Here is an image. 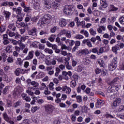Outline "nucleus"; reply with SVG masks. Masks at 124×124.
I'll return each mask as SVG.
<instances>
[{
	"label": "nucleus",
	"mask_w": 124,
	"mask_h": 124,
	"mask_svg": "<svg viewBox=\"0 0 124 124\" xmlns=\"http://www.w3.org/2000/svg\"><path fill=\"white\" fill-rule=\"evenodd\" d=\"M51 15L49 14L45 15L40 19L39 21V24L43 25L49 24L51 22Z\"/></svg>",
	"instance_id": "obj_1"
},
{
	"label": "nucleus",
	"mask_w": 124,
	"mask_h": 124,
	"mask_svg": "<svg viewBox=\"0 0 124 124\" xmlns=\"http://www.w3.org/2000/svg\"><path fill=\"white\" fill-rule=\"evenodd\" d=\"M121 103H122V99L121 98H117L111 103V107L112 109H116Z\"/></svg>",
	"instance_id": "obj_2"
},
{
	"label": "nucleus",
	"mask_w": 124,
	"mask_h": 124,
	"mask_svg": "<svg viewBox=\"0 0 124 124\" xmlns=\"http://www.w3.org/2000/svg\"><path fill=\"white\" fill-rule=\"evenodd\" d=\"M45 108L46 114H52L55 109V108L52 105H47L45 106Z\"/></svg>",
	"instance_id": "obj_3"
},
{
	"label": "nucleus",
	"mask_w": 124,
	"mask_h": 124,
	"mask_svg": "<svg viewBox=\"0 0 124 124\" xmlns=\"http://www.w3.org/2000/svg\"><path fill=\"white\" fill-rule=\"evenodd\" d=\"M72 11V6L66 5L64 6L63 12L66 15H70L71 11Z\"/></svg>",
	"instance_id": "obj_4"
},
{
	"label": "nucleus",
	"mask_w": 124,
	"mask_h": 124,
	"mask_svg": "<svg viewBox=\"0 0 124 124\" xmlns=\"http://www.w3.org/2000/svg\"><path fill=\"white\" fill-rule=\"evenodd\" d=\"M121 88V85L110 86L108 88V92L110 93H116Z\"/></svg>",
	"instance_id": "obj_5"
},
{
	"label": "nucleus",
	"mask_w": 124,
	"mask_h": 124,
	"mask_svg": "<svg viewBox=\"0 0 124 124\" xmlns=\"http://www.w3.org/2000/svg\"><path fill=\"white\" fill-rule=\"evenodd\" d=\"M7 32L8 33V34L10 37H14L16 39H17L21 36L19 33H18V32H16V33L14 32H12L11 31H9V30H7Z\"/></svg>",
	"instance_id": "obj_6"
},
{
	"label": "nucleus",
	"mask_w": 124,
	"mask_h": 124,
	"mask_svg": "<svg viewBox=\"0 0 124 124\" xmlns=\"http://www.w3.org/2000/svg\"><path fill=\"white\" fill-rule=\"evenodd\" d=\"M105 104V102L103 100L100 99H97L95 103V107L96 108H100L102 106H103Z\"/></svg>",
	"instance_id": "obj_7"
},
{
	"label": "nucleus",
	"mask_w": 124,
	"mask_h": 124,
	"mask_svg": "<svg viewBox=\"0 0 124 124\" xmlns=\"http://www.w3.org/2000/svg\"><path fill=\"white\" fill-rule=\"evenodd\" d=\"M86 45L89 47V48H92L93 47V44L90 41V39H84L82 41V45L84 46Z\"/></svg>",
	"instance_id": "obj_8"
},
{
	"label": "nucleus",
	"mask_w": 124,
	"mask_h": 124,
	"mask_svg": "<svg viewBox=\"0 0 124 124\" xmlns=\"http://www.w3.org/2000/svg\"><path fill=\"white\" fill-rule=\"evenodd\" d=\"M62 92H65L66 94H70L71 93V88L67 86V85H64L62 86Z\"/></svg>",
	"instance_id": "obj_9"
},
{
	"label": "nucleus",
	"mask_w": 124,
	"mask_h": 124,
	"mask_svg": "<svg viewBox=\"0 0 124 124\" xmlns=\"http://www.w3.org/2000/svg\"><path fill=\"white\" fill-rule=\"evenodd\" d=\"M59 24L62 28H64V27L67 25L66 19L64 18H61L59 21Z\"/></svg>",
	"instance_id": "obj_10"
},
{
	"label": "nucleus",
	"mask_w": 124,
	"mask_h": 124,
	"mask_svg": "<svg viewBox=\"0 0 124 124\" xmlns=\"http://www.w3.org/2000/svg\"><path fill=\"white\" fill-rule=\"evenodd\" d=\"M16 17L17 19L16 21V24H19V22H22L23 21L24 18V14H21L19 15H17L16 16Z\"/></svg>",
	"instance_id": "obj_11"
},
{
	"label": "nucleus",
	"mask_w": 124,
	"mask_h": 124,
	"mask_svg": "<svg viewBox=\"0 0 124 124\" xmlns=\"http://www.w3.org/2000/svg\"><path fill=\"white\" fill-rule=\"evenodd\" d=\"M89 54V51L86 49L80 50L78 51L77 55L78 56H82V55H88Z\"/></svg>",
	"instance_id": "obj_12"
},
{
	"label": "nucleus",
	"mask_w": 124,
	"mask_h": 124,
	"mask_svg": "<svg viewBox=\"0 0 124 124\" xmlns=\"http://www.w3.org/2000/svg\"><path fill=\"white\" fill-rule=\"evenodd\" d=\"M33 55H34V51L33 50H31V51H30L28 54V56H27L25 60L26 61L31 60L33 58Z\"/></svg>",
	"instance_id": "obj_13"
},
{
	"label": "nucleus",
	"mask_w": 124,
	"mask_h": 124,
	"mask_svg": "<svg viewBox=\"0 0 124 124\" xmlns=\"http://www.w3.org/2000/svg\"><path fill=\"white\" fill-rule=\"evenodd\" d=\"M36 32H37V29L36 28H33L28 31V34L29 35L34 36V35H36Z\"/></svg>",
	"instance_id": "obj_14"
},
{
	"label": "nucleus",
	"mask_w": 124,
	"mask_h": 124,
	"mask_svg": "<svg viewBox=\"0 0 124 124\" xmlns=\"http://www.w3.org/2000/svg\"><path fill=\"white\" fill-rule=\"evenodd\" d=\"M21 96L23 100H25L27 102H30L31 101V97L28 96V95L26 93H22L21 94Z\"/></svg>",
	"instance_id": "obj_15"
},
{
	"label": "nucleus",
	"mask_w": 124,
	"mask_h": 124,
	"mask_svg": "<svg viewBox=\"0 0 124 124\" xmlns=\"http://www.w3.org/2000/svg\"><path fill=\"white\" fill-rule=\"evenodd\" d=\"M100 5L103 6L104 8H107V7H108V5H109L107 0H100Z\"/></svg>",
	"instance_id": "obj_16"
},
{
	"label": "nucleus",
	"mask_w": 124,
	"mask_h": 124,
	"mask_svg": "<svg viewBox=\"0 0 124 124\" xmlns=\"http://www.w3.org/2000/svg\"><path fill=\"white\" fill-rule=\"evenodd\" d=\"M13 11H15V12L16 13L17 15L23 14V13H22V10H23V9H22L21 7H18L17 8H13Z\"/></svg>",
	"instance_id": "obj_17"
},
{
	"label": "nucleus",
	"mask_w": 124,
	"mask_h": 124,
	"mask_svg": "<svg viewBox=\"0 0 124 124\" xmlns=\"http://www.w3.org/2000/svg\"><path fill=\"white\" fill-rule=\"evenodd\" d=\"M31 90H32V89H31V87H29L28 88V90H26V93L29 94V95H31L32 97V98H35V96H34V93H33V92H31Z\"/></svg>",
	"instance_id": "obj_18"
},
{
	"label": "nucleus",
	"mask_w": 124,
	"mask_h": 124,
	"mask_svg": "<svg viewBox=\"0 0 124 124\" xmlns=\"http://www.w3.org/2000/svg\"><path fill=\"white\" fill-rule=\"evenodd\" d=\"M75 46L73 47L72 51L73 52H75L76 51L77 49H78V46H80V45H81V42L79 41H77L76 42H75L74 43Z\"/></svg>",
	"instance_id": "obj_19"
},
{
	"label": "nucleus",
	"mask_w": 124,
	"mask_h": 124,
	"mask_svg": "<svg viewBox=\"0 0 124 124\" xmlns=\"http://www.w3.org/2000/svg\"><path fill=\"white\" fill-rule=\"evenodd\" d=\"M85 92L86 94H88L89 96H93V95H94V93L91 92V89L90 88H86Z\"/></svg>",
	"instance_id": "obj_20"
},
{
	"label": "nucleus",
	"mask_w": 124,
	"mask_h": 124,
	"mask_svg": "<svg viewBox=\"0 0 124 124\" xmlns=\"http://www.w3.org/2000/svg\"><path fill=\"white\" fill-rule=\"evenodd\" d=\"M31 85L33 87H30L32 90H34V88H37L39 86V83L35 81H32L31 82Z\"/></svg>",
	"instance_id": "obj_21"
},
{
	"label": "nucleus",
	"mask_w": 124,
	"mask_h": 124,
	"mask_svg": "<svg viewBox=\"0 0 124 124\" xmlns=\"http://www.w3.org/2000/svg\"><path fill=\"white\" fill-rule=\"evenodd\" d=\"M118 50H120V47H119V44H117L112 47L111 51L115 53V54H117Z\"/></svg>",
	"instance_id": "obj_22"
},
{
	"label": "nucleus",
	"mask_w": 124,
	"mask_h": 124,
	"mask_svg": "<svg viewBox=\"0 0 124 124\" xmlns=\"http://www.w3.org/2000/svg\"><path fill=\"white\" fill-rule=\"evenodd\" d=\"M75 42L73 40L67 39L66 41V44H68L69 46L72 47L74 45Z\"/></svg>",
	"instance_id": "obj_23"
},
{
	"label": "nucleus",
	"mask_w": 124,
	"mask_h": 124,
	"mask_svg": "<svg viewBox=\"0 0 124 124\" xmlns=\"http://www.w3.org/2000/svg\"><path fill=\"white\" fill-rule=\"evenodd\" d=\"M60 1H53L51 3V7L53 8V9H57L58 7H59V3L58 2Z\"/></svg>",
	"instance_id": "obj_24"
},
{
	"label": "nucleus",
	"mask_w": 124,
	"mask_h": 124,
	"mask_svg": "<svg viewBox=\"0 0 124 124\" xmlns=\"http://www.w3.org/2000/svg\"><path fill=\"white\" fill-rule=\"evenodd\" d=\"M8 27L10 30L12 31H16V29H17V28L15 27V25L13 23L10 24Z\"/></svg>",
	"instance_id": "obj_25"
},
{
	"label": "nucleus",
	"mask_w": 124,
	"mask_h": 124,
	"mask_svg": "<svg viewBox=\"0 0 124 124\" xmlns=\"http://www.w3.org/2000/svg\"><path fill=\"white\" fill-rule=\"evenodd\" d=\"M98 63L100 67H105V63H104V61L102 59H99L98 61Z\"/></svg>",
	"instance_id": "obj_26"
},
{
	"label": "nucleus",
	"mask_w": 124,
	"mask_h": 124,
	"mask_svg": "<svg viewBox=\"0 0 124 124\" xmlns=\"http://www.w3.org/2000/svg\"><path fill=\"white\" fill-rule=\"evenodd\" d=\"M23 73V70L22 69L17 68L15 71V74L16 76H19L20 74Z\"/></svg>",
	"instance_id": "obj_27"
},
{
	"label": "nucleus",
	"mask_w": 124,
	"mask_h": 124,
	"mask_svg": "<svg viewBox=\"0 0 124 124\" xmlns=\"http://www.w3.org/2000/svg\"><path fill=\"white\" fill-rule=\"evenodd\" d=\"M116 67H117V65L111 63V64L108 65V70H109V71H113Z\"/></svg>",
	"instance_id": "obj_28"
},
{
	"label": "nucleus",
	"mask_w": 124,
	"mask_h": 124,
	"mask_svg": "<svg viewBox=\"0 0 124 124\" xmlns=\"http://www.w3.org/2000/svg\"><path fill=\"white\" fill-rule=\"evenodd\" d=\"M80 33L84 34L86 37H89V32L85 30H82L80 31Z\"/></svg>",
	"instance_id": "obj_29"
},
{
	"label": "nucleus",
	"mask_w": 124,
	"mask_h": 124,
	"mask_svg": "<svg viewBox=\"0 0 124 124\" xmlns=\"http://www.w3.org/2000/svg\"><path fill=\"white\" fill-rule=\"evenodd\" d=\"M4 16H5L6 20H9V18H10V16H11V13L6 11L4 13Z\"/></svg>",
	"instance_id": "obj_30"
},
{
	"label": "nucleus",
	"mask_w": 124,
	"mask_h": 124,
	"mask_svg": "<svg viewBox=\"0 0 124 124\" xmlns=\"http://www.w3.org/2000/svg\"><path fill=\"white\" fill-rule=\"evenodd\" d=\"M67 72H66V71H63L62 72V76H63L65 80H66V81H68V80H69V78H68V76H67Z\"/></svg>",
	"instance_id": "obj_31"
},
{
	"label": "nucleus",
	"mask_w": 124,
	"mask_h": 124,
	"mask_svg": "<svg viewBox=\"0 0 124 124\" xmlns=\"http://www.w3.org/2000/svg\"><path fill=\"white\" fill-rule=\"evenodd\" d=\"M107 49L106 47H100L99 50V52H98V55H100V54H102L104 53V52H106Z\"/></svg>",
	"instance_id": "obj_32"
},
{
	"label": "nucleus",
	"mask_w": 124,
	"mask_h": 124,
	"mask_svg": "<svg viewBox=\"0 0 124 124\" xmlns=\"http://www.w3.org/2000/svg\"><path fill=\"white\" fill-rule=\"evenodd\" d=\"M118 8L115 7L114 5H109V11H117L118 10Z\"/></svg>",
	"instance_id": "obj_33"
},
{
	"label": "nucleus",
	"mask_w": 124,
	"mask_h": 124,
	"mask_svg": "<svg viewBox=\"0 0 124 124\" xmlns=\"http://www.w3.org/2000/svg\"><path fill=\"white\" fill-rule=\"evenodd\" d=\"M6 30V27L5 25H1L0 26V33H2V32H4Z\"/></svg>",
	"instance_id": "obj_34"
},
{
	"label": "nucleus",
	"mask_w": 124,
	"mask_h": 124,
	"mask_svg": "<svg viewBox=\"0 0 124 124\" xmlns=\"http://www.w3.org/2000/svg\"><path fill=\"white\" fill-rule=\"evenodd\" d=\"M77 102L78 103H81V102H83V99H82V96L78 95L76 97Z\"/></svg>",
	"instance_id": "obj_35"
},
{
	"label": "nucleus",
	"mask_w": 124,
	"mask_h": 124,
	"mask_svg": "<svg viewBox=\"0 0 124 124\" xmlns=\"http://www.w3.org/2000/svg\"><path fill=\"white\" fill-rule=\"evenodd\" d=\"M64 65H65L67 69H68V70L72 69V66L70 65V64H69V62H65Z\"/></svg>",
	"instance_id": "obj_36"
},
{
	"label": "nucleus",
	"mask_w": 124,
	"mask_h": 124,
	"mask_svg": "<svg viewBox=\"0 0 124 124\" xmlns=\"http://www.w3.org/2000/svg\"><path fill=\"white\" fill-rule=\"evenodd\" d=\"M3 117L4 120H5L6 122L9 121V117H8V115H7V113H6V112H4L3 113Z\"/></svg>",
	"instance_id": "obj_37"
},
{
	"label": "nucleus",
	"mask_w": 124,
	"mask_h": 124,
	"mask_svg": "<svg viewBox=\"0 0 124 124\" xmlns=\"http://www.w3.org/2000/svg\"><path fill=\"white\" fill-rule=\"evenodd\" d=\"M44 52L46 53L47 54H49V55H52L53 54V50L50 49L49 48H46L44 50Z\"/></svg>",
	"instance_id": "obj_38"
},
{
	"label": "nucleus",
	"mask_w": 124,
	"mask_h": 124,
	"mask_svg": "<svg viewBox=\"0 0 124 124\" xmlns=\"http://www.w3.org/2000/svg\"><path fill=\"white\" fill-rule=\"evenodd\" d=\"M56 36L55 34H52L50 36L49 38H48V40L51 42H54L55 41V39H56Z\"/></svg>",
	"instance_id": "obj_39"
},
{
	"label": "nucleus",
	"mask_w": 124,
	"mask_h": 124,
	"mask_svg": "<svg viewBox=\"0 0 124 124\" xmlns=\"http://www.w3.org/2000/svg\"><path fill=\"white\" fill-rule=\"evenodd\" d=\"M16 63L17 65H21V64L23 63V60H22L21 58H17Z\"/></svg>",
	"instance_id": "obj_40"
},
{
	"label": "nucleus",
	"mask_w": 124,
	"mask_h": 124,
	"mask_svg": "<svg viewBox=\"0 0 124 124\" xmlns=\"http://www.w3.org/2000/svg\"><path fill=\"white\" fill-rule=\"evenodd\" d=\"M89 32L91 35L94 36L95 34H96V31H94V30H93V28H91L89 30Z\"/></svg>",
	"instance_id": "obj_41"
},
{
	"label": "nucleus",
	"mask_w": 124,
	"mask_h": 124,
	"mask_svg": "<svg viewBox=\"0 0 124 124\" xmlns=\"http://www.w3.org/2000/svg\"><path fill=\"white\" fill-rule=\"evenodd\" d=\"M23 8H24L23 11L24 12L29 13L31 11V9L30 8V7H27V6H26Z\"/></svg>",
	"instance_id": "obj_42"
},
{
	"label": "nucleus",
	"mask_w": 124,
	"mask_h": 124,
	"mask_svg": "<svg viewBox=\"0 0 124 124\" xmlns=\"http://www.w3.org/2000/svg\"><path fill=\"white\" fill-rule=\"evenodd\" d=\"M111 63H112V64L117 65V64H118V58H117V57H115L113 59L111 62Z\"/></svg>",
	"instance_id": "obj_43"
},
{
	"label": "nucleus",
	"mask_w": 124,
	"mask_h": 124,
	"mask_svg": "<svg viewBox=\"0 0 124 124\" xmlns=\"http://www.w3.org/2000/svg\"><path fill=\"white\" fill-rule=\"evenodd\" d=\"M91 60H90V59H89L88 58H86L84 59V63L85 64H86V65H89V64H91Z\"/></svg>",
	"instance_id": "obj_44"
},
{
	"label": "nucleus",
	"mask_w": 124,
	"mask_h": 124,
	"mask_svg": "<svg viewBox=\"0 0 124 124\" xmlns=\"http://www.w3.org/2000/svg\"><path fill=\"white\" fill-rule=\"evenodd\" d=\"M105 117L107 118V119H115V117L113 115H112L109 113L106 114Z\"/></svg>",
	"instance_id": "obj_45"
},
{
	"label": "nucleus",
	"mask_w": 124,
	"mask_h": 124,
	"mask_svg": "<svg viewBox=\"0 0 124 124\" xmlns=\"http://www.w3.org/2000/svg\"><path fill=\"white\" fill-rule=\"evenodd\" d=\"M9 41L14 45H17V44H18V42L14 39H9Z\"/></svg>",
	"instance_id": "obj_46"
},
{
	"label": "nucleus",
	"mask_w": 124,
	"mask_h": 124,
	"mask_svg": "<svg viewBox=\"0 0 124 124\" xmlns=\"http://www.w3.org/2000/svg\"><path fill=\"white\" fill-rule=\"evenodd\" d=\"M119 21L121 24V25H124V16H123L120 17Z\"/></svg>",
	"instance_id": "obj_47"
},
{
	"label": "nucleus",
	"mask_w": 124,
	"mask_h": 124,
	"mask_svg": "<svg viewBox=\"0 0 124 124\" xmlns=\"http://www.w3.org/2000/svg\"><path fill=\"white\" fill-rule=\"evenodd\" d=\"M119 81V78L118 77L115 78L114 79H113V80L111 81L110 82L111 85H114L115 83H117Z\"/></svg>",
	"instance_id": "obj_48"
},
{
	"label": "nucleus",
	"mask_w": 124,
	"mask_h": 124,
	"mask_svg": "<svg viewBox=\"0 0 124 124\" xmlns=\"http://www.w3.org/2000/svg\"><path fill=\"white\" fill-rule=\"evenodd\" d=\"M92 53H94V54L97 53V55H98V47H95L94 48H93L92 49Z\"/></svg>",
	"instance_id": "obj_49"
},
{
	"label": "nucleus",
	"mask_w": 124,
	"mask_h": 124,
	"mask_svg": "<svg viewBox=\"0 0 124 124\" xmlns=\"http://www.w3.org/2000/svg\"><path fill=\"white\" fill-rule=\"evenodd\" d=\"M75 38H76V39H83L84 38V36L81 34H77L76 35Z\"/></svg>",
	"instance_id": "obj_50"
},
{
	"label": "nucleus",
	"mask_w": 124,
	"mask_h": 124,
	"mask_svg": "<svg viewBox=\"0 0 124 124\" xmlns=\"http://www.w3.org/2000/svg\"><path fill=\"white\" fill-rule=\"evenodd\" d=\"M76 85H77L76 81L72 80L71 82V88H75V87H76Z\"/></svg>",
	"instance_id": "obj_51"
},
{
	"label": "nucleus",
	"mask_w": 124,
	"mask_h": 124,
	"mask_svg": "<svg viewBox=\"0 0 124 124\" xmlns=\"http://www.w3.org/2000/svg\"><path fill=\"white\" fill-rule=\"evenodd\" d=\"M47 88V86H46V85H45V83H42L41 84V86L40 87V91H43V90H44V89Z\"/></svg>",
	"instance_id": "obj_52"
},
{
	"label": "nucleus",
	"mask_w": 124,
	"mask_h": 124,
	"mask_svg": "<svg viewBox=\"0 0 124 124\" xmlns=\"http://www.w3.org/2000/svg\"><path fill=\"white\" fill-rule=\"evenodd\" d=\"M86 24V22L85 21H82L81 22H79L78 23V26L79 27V26H82V28H85V24Z\"/></svg>",
	"instance_id": "obj_53"
},
{
	"label": "nucleus",
	"mask_w": 124,
	"mask_h": 124,
	"mask_svg": "<svg viewBox=\"0 0 124 124\" xmlns=\"http://www.w3.org/2000/svg\"><path fill=\"white\" fill-rule=\"evenodd\" d=\"M83 69H84L83 67L81 65H79L77 68V71L78 72H82V71H83Z\"/></svg>",
	"instance_id": "obj_54"
},
{
	"label": "nucleus",
	"mask_w": 124,
	"mask_h": 124,
	"mask_svg": "<svg viewBox=\"0 0 124 124\" xmlns=\"http://www.w3.org/2000/svg\"><path fill=\"white\" fill-rule=\"evenodd\" d=\"M66 37L67 38H70L71 37V32H70V31H67L66 32Z\"/></svg>",
	"instance_id": "obj_55"
},
{
	"label": "nucleus",
	"mask_w": 124,
	"mask_h": 124,
	"mask_svg": "<svg viewBox=\"0 0 124 124\" xmlns=\"http://www.w3.org/2000/svg\"><path fill=\"white\" fill-rule=\"evenodd\" d=\"M8 91V86H6L3 90V94H7Z\"/></svg>",
	"instance_id": "obj_56"
},
{
	"label": "nucleus",
	"mask_w": 124,
	"mask_h": 124,
	"mask_svg": "<svg viewBox=\"0 0 124 124\" xmlns=\"http://www.w3.org/2000/svg\"><path fill=\"white\" fill-rule=\"evenodd\" d=\"M53 68H54V66H47L46 67V71L47 72L51 71L52 70Z\"/></svg>",
	"instance_id": "obj_57"
},
{
	"label": "nucleus",
	"mask_w": 124,
	"mask_h": 124,
	"mask_svg": "<svg viewBox=\"0 0 124 124\" xmlns=\"http://www.w3.org/2000/svg\"><path fill=\"white\" fill-rule=\"evenodd\" d=\"M34 9H36V10H38V9L39 8V3H35L34 4Z\"/></svg>",
	"instance_id": "obj_58"
},
{
	"label": "nucleus",
	"mask_w": 124,
	"mask_h": 124,
	"mask_svg": "<svg viewBox=\"0 0 124 124\" xmlns=\"http://www.w3.org/2000/svg\"><path fill=\"white\" fill-rule=\"evenodd\" d=\"M31 16H27L25 18V22L26 23H28V22H30V21H31Z\"/></svg>",
	"instance_id": "obj_59"
},
{
	"label": "nucleus",
	"mask_w": 124,
	"mask_h": 124,
	"mask_svg": "<svg viewBox=\"0 0 124 124\" xmlns=\"http://www.w3.org/2000/svg\"><path fill=\"white\" fill-rule=\"evenodd\" d=\"M57 31V27L54 26L50 29V32L52 33H54Z\"/></svg>",
	"instance_id": "obj_60"
},
{
	"label": "nucleus",
	"mask_w": 124,
	"mask_h": 124,
	"mask_svg": "<svg viewBox=\"0 0 124 124\" xmlns=\"http://www.w3.org/2000/svg\"><path fill=\"white\" fill-rule=\"evenodd\" d=\"M77 61H75V60H73L72 61V65L73 67H75V66H76V65H77Z\"/></svg>",
	"instance_id": "obj_61"
},
{
	"label": "nucleus",
	"mask_w": 124,
	"mask_h": 124,
	"mask_svg": "<svg viewBox=\"0 0 124 124\" xmlns=\"http://www.w3.org/2000/svg\"><path fill=\"white\" fill-rule=\"evenodd\" d=\"M20 101H17L14 104V107L15 108H17V107H18V106H20Z\"/></svg>",
	"instance_id": "obj_62"
},
{
	"label": "nucleus",
	"mask_w": 124,
	"mask_h": 124,
	"mask_svg": "<svg viewBox=\"0 0 124 124\" xmlns=\"http://www.w3.org/2000/svg\"><path fill=\"white\" fill-rule=\"evenodd\" d=\"M95 73H96V74H99V73H101V69L97 68L95 70Z\"/></svg>",
	"instance_id": "obj_63"
},
{
	"label": "nucleus",
	"mask_w": 124,
	"mask_h": 124,
	"mask_svg": "<svg viewBox=\"0 0 124 124\" xmlns=\"http://www.w3.org/2000/svg\"><path fill=\"white\" fill-rule=\"evenodd\" d=\"M7 62H10V63L13 62V58H12V57H9L7 59Z\"/></svg>",
	"instance_id": "obj_64"
}]
</instances>
